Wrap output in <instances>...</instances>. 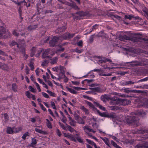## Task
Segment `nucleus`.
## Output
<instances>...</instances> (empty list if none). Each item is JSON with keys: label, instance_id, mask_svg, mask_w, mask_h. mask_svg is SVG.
Listing matches in <instances>:
<instances>
[{"label": "nucleus", "instance_id": "6e6d98bb", "mask_svg": "<svg viewBox=\"0 0 148 148\" xmlns=\"http://www.w3.org/2000/svg\"><path fill=\"white\" fill-rule=\"evenodd\" d=\"M51 107L54 109L56 110V107L55 105V103L54 102L51 101Z\"/></svg>", "mask_w": 148, "mask_h": 148}, {"label": "nucleus", "instance_id": "b1692460", "mask_svg": "<svg viewBox=\"0 0 148 148\" xmlns=\"http://www.w3.org/2000/svg\"><path fill=\"white\" fill-rule=\"evenodd\" d=\"M132 18H135L136 19H138L139 18L138 16H136L134 17L133 15H125V19H128L130 20H131Z\"/></svg>", "mask_w": 148, "mask_h": 148}, {"label": "nucleus", "instance_id": "bb28decb", "mask_svg": "<svg viewBox=\"0 0 148 148\" xmlns=\"http://www.w3.org/2000/svg\"><path fill=\"white\" fill-rule=\"evenodd\" d=\"M37 140L34 138L32 139V143L29 146L30 147H33L37 143Z\"/></svg>", "mask_w": 148, "mask_h": 148}, {"label": "nucleus", "instance_id": "423d86ee", "mask_svg": "<svg viewBox=\"0 0 148 148\" xmlns=\"http://www.w3.org/2000/svg\"><path fill=\"white\" fill-rule=\"evenodd\" d=\"M107 62H108L110 64H113L112 60L111 59L106 58H103L99 60L98 63L99 65L106 69L108 67L109 65Z\"/></svg>", "mask_w": 148, "mask_h": 148}, {"label": "nucleus", "instance_id": "dca6fc26", "mask_svg": "<svg viewBox=\"0 0 148 148\" xmlns=\"http://www.w3.org/2000/svg\"><path fill=\"white\" fill-rule=\"evenodd\" d=\"M86 103L88 105L89 108H92L94 110H96V111H99V110H97V108H96L91 103L87 101H86Z\"/></svg>", "mask_w": 148, "mask_h": 148}, {"label": "nucleus", "instance_id": "f03ea898", "mask_svg": "<svg viewBox=\"0 0 148 148\" xmlns=\"http://www.w3.org/2000/svg\"><path fill=\"white\" fill-rule=\"evenodd\" d=\"M129 101L126 99L118 98L116 97H114L112 98L111 104L114 105L113 106H109L108 109L111 110H121L124 111L123 106H125L129 103Z\"/></svg>", "mask_w": 148, "mask_h": 148}, {"label": "nucleus", "instance_id": "6ab92c4d", "mask_svg": "<svg viewBox=\"0 0 148 148\" xmlns=\"http://www.w3.org/2000/svg\"><path fill=\"white\" fill-rule=\"evenodd\" d=\"M95 106L98 108H99L101 110L103 111H107L106 110V109L105 107L102 106L101 105L99 104L97 102H95Z\"/></svg>", "mask_w": 148, "mask_h": 148}, {"label": "nucleus", "instance_id": "e433bc0d", "mask_svg": "<svg viewBox=\"0 0 148 148\" xmlns=\"http://www.w3.org/2000/svg\"><path fill=\"white\" fill-rule=\"evenodd\" d=\"M12 89L14 92L17 91V86L16 83H13L12 84Z\"/></svg>", "mask_w": 148, "mask_h": 148}, {"label": "nucleus", "instance_id": "6e6552de", "mask_svg": "<svg viewBox=\"0 0 148 148\" xmlns=\"http://www.w3.org/2000/svg\"><path fill=\"white\" fill-rule=\"evenodd\" d=\"M0 32H2L3 34L2 38L6 39L9 37L10 36V32L2 26H0Z\"/></svg>", "mask_w": 148, "mask_h": 148}, {"label": "nucleus", "instance_id": "4d7b16f0", "mask_svg": "<svg viewBox=\"0 0 148 148\" xmlns=\"http://www.w3.org/2000/svg\"><path fill=\"white\" fill-rule=\"evenodd\" d=\"M69 138L71 140L73 141H76V140L75 138L71 134Z\"/></svg>", "mask_w": 148, "mask_h": 148}, {"label": "nucleus", "instance_id": "338daca9", "mask_svg": "<svg viewBox=\"0 0 148 148\" xmlns=\"http://www.w3.org/2000/svg\"><path fill=\"white\" fill-rule=\"evenodd\" d=\"M48 93H49L51 96L54 97V93L52 92L49 90H47L46 91Z\"/></svg>", "mask_w": 148, "mask_h": 148}, {"label": "nucleus", "instance_id": "393cba45", "mask_svg": "<svg viewBox=\"0 0 148 148\" xmlns=\"http://www.w3.org/2000/svg\"><path fill=\"white\" fill-rule=\"evenodd\" d=\"M136 90H131L129 88H125L124 89V92L126 93H131L132 92H136Z\"/></svg>", "mask_w": 148, "mask_h": 148}, {"label": "nucleus", "instance_id": "13d9d810", "mask_svg": "<svg viewBox=\"0 0 148 148\" xmlns=\"http://www.w3.org/2000/svg\"><path fill=\"white\" fill-rule=\"evenodd\" d=\"M19 50L23 55H25V49L24 48L22 47Z\"/></svg>", "mask_w": 148, "mask_h": 148}, {"label": "nucleus", "instance_id": "c03bdc74", "mask_svg": "<svg viewBox=\"0 0 148 148\" xmlns=\"http://www.w3.org/2000/svg\"><path fill=\"white\" fill-rule=\"evenodd\" d=\"M99 26V25L97 24H95L94 26H93L92 27V29H90V32L89 33H90L92 31L94 30H95L97 28L98 26Z\"/></svg>", "mask_w": 148, "mask_h": 148}, {"label": "nucleus", "instance_id": "a18cd8bd", "mask_svg": "<svg viewBox=\"0 0 148 148\" xmlns=\"http://www.w3.org/2000/svg\"><path fill=\"white\" fill-rule=\"evenodd\" d=\"M102 73H103L102 72H100L99 74V75L101 76H110L112 75V74L110 73L103 74Z\"/></svg>", "mask_w": 148, "mask_h": 148}, {"label": "nucleus", "instance_id": "bf43d9fd", "mask_svg": "<svg viewBox=\"0 0 148 148\" xmlns=\"http://www.w3.org/2000/svg\"><path fill=\"white\" fill-rule=\"evenodd\" d=\"M29 90L32 92H35L36 91H35V89L32 87V86H29Z\"/></svg>", "mask_w": 148, "mask_h": 148}, {"label": "nucleus", "instance_id": "58836bf2", "mask_svg": "<svg viewBox=\"0 0 148 148\" xmlns=\"http://www.w3.org/2000/svg\"><path fill=\"white\" fill-rule=\"evenodd\" d=\"M15 45H16L17 47L18 48H19L18 45L17 44V43L14 40L12 41L10 44V46H13Z\"/></svg>", "mask_w": 148, "mask_h": 148}, {"label": "nucleus", "instance_id": "4c0bfd02", "mask_svg": "<svg viewBox=\"0 0 148 148\" xmlns=\"http://www.w3.org/2000/svg\"><path fill=\"white\" fill-rule=\"evenodd\" d=\"M69 123L70 124L73 126H74L75 125V123L74 122V121L71 118V117H69Z\"/></svg>", "mask_w": 148, "mask_h": 148}, {"label": "nucleus", "instance_id": "a878e982", "mask_svg": "<svg viewBox=\"0 0 148 148\" xmlns=\"http://www.w3.org/2000/svg\"><path fill=\"white\" fill-rule=\"evenodd\" d=\"M75 119L76 120H78V122L80 124H83L84 123L83 120L82 119L79 117L78 116H75Z\"/></svg>", "mask_w": 148, "mask_h": 148}, {"label": "nucleus", "instance_id": "1a4fd4ad", "mask_svg": "<svg viewBox=\"0 0 148 148\" xmlns=\"http://www.w3.org/2000/svg\"><path fill=\"white\" fill-rule=\"evenodd\" d=\"M59 39L56 36L53 37V38L49 42L50 46L51 47H53L56 45L58 44Z\"/></svg>", "mask_w": 148, "mask_h": 148}, {"label": "nucleus", "instance_id": "e2e57ef3", "mask_svg": "<svg viewBox=\"0 0 148 148\" xmlns=\"http://www.w3.org/2000/svg\"><path fill=\"white\" fill-rule=\"evenodd\" d=\"M56 132L57 134L59 137L61 136L62 135V134L60 131L59 130L57 129L56 130Z\"/></svg>", "mask_w": 148, "mask_h": 148}, {"label": "nucleus", "instance_id": "49530a36", "mask_svg": "<svg viewBox=\"0 0 148 148\" xmlns=\"http://www.w3.org/2000/svg\"><path fill=\"white\" fill-rule=\"evenodd\" d=\"M29 135V133L27 132L24 134L22 136V138L24 140L26 139V137Z\"/></svg>", "mask_w": 148, "mask_h": 148}, {"label": "nucleus", "instance_id": "5fc2aeb1", "mask_svg": "<svg viewBox=\"0 0 148 148\" xmlns=\"http://www.w3.org/2000/svg\"><path fill=\"white\" fill-rule=\"evenodd\" d=\"M105 36V34L103 32L101 31L98 34V36L99 37H103Z\"/></svg>", "mask_w": 148, "mask_h": 148}, {"label": "nucleus", "instance_id": "09e8293b", "mask_svg": "<svg viewBox=\"0 0 148 148\" xmlns=\"http://www.w3.org/2000/svg\"><path fill=\"white\" fill-rule=\"evenodd\" d=\"M88 75H89V76L90 78H93L95 77L94 73L92 72V71H91L88 73Z\"/></svg>", "mask_w": 148, "mask_h": 148}, {"label": "nucleus", "instance_id": "f257e3e1", "mask_svg": "<svg viewBox=\"0 0 148 148\" xmlns=\"http://www.w3.org/2000/svg\"><path fill=\"white\" fill-rule=\"evenodd\" d=\"M97 113L99 115L102 117L112 118L113 121L119 125H121L125 121L128 123H137L139 120V118L138 117V116L144 117L147 114L145 112H133L130 116L126 117L125 118L126 119L124 120V119L125 118L124 116H121V117L119 118L116 116L113 112H112L110 114L106 112H97Z\"/></svg>", "mask_w": 148, "mask_h": 148}, {"label": "nucleus", "instance_id": "774afa93", "mask_svg": "<svg viewBox=\"0 0 148 148\" xmlns=\"http://www.w3.org/2000/svg\"><path fill=\"white\" fill-rule=\"evenodd\" d=\"M0 54L5 56H8V55L5 52L0 50Z\"/></svg>", "mask_w": 148, "mask_h": 148}, {"label": "nucleus", "instance_id": "c85d7f7f", "mask_svg": "<svg viewBox=\"0 0 148 148\" xmlns=\"http://www.w3.org/2000/svg\"><path fill=\"white\" fill-rule=\"evenodd\" d=\"M136 148H148V142L146 143L144 145H137Z\"/></svg>", "mask_w": 148, "mask_h": 148}, {"label": "nucleus", "instance_id": "aec40b11", "mask_svg": "<svg viewBox=\"0 0 148 148\" xmlns=\"http://www.w3.org/2000/svg\"><path fill=\"white\" fill-rule=\"evenodd\" d=\"M59 69L60 73L62 74V76L63 77L65 76V68L63 66H60Z\"/></svg>", "mask_w": 148, "mask_h": 148}, {"label": "nucleus", "instance_id": "a211bd4d", "mask_svg": "<svg viewBox=\"0 0 148 148\" xmlns=\"http://www.w3.org/2000/svg\"><path fill=\"white\" fill-rule=\"evenodd\" d=\"M44 49L42 48H37V52L36 55V56L37 57H39L42 51H44Z\"/></svg>", "mask_w": 148, "mask_h": 148}, {"label": "nucleus", "instance_id": "cd10ccee", "mask_svg": "<svg viewBox=\"0 0 148 148\" xmlns=\"http://www.w3.org/2000/svg\"><path fill=\"white\" fill-rule=\"evenodd\" d=\"M7 132L9 134L14 133L13 128H12L10 127H8L7 129Z\"/></svg>", "mask_w": 148, "mask_h": 148}, {"label": "nucleus", "instance_id": "de8ad7c7", "mask_svg": "<svg viewBox=\"0 0 148 148\" xmlns=\"http://www.w3.org/2000/svg\"><path fill=\"white\" fill-rule=\"evenodd\" d=\"M18 11L19 14V18H20L21 20H22L23 18L22 17V10L21 7H19L18 8Z\"/></svg>", "mask_w": 148, "mask_h": 148}, {"label": "nucleus", "instance_id": "72a5a7b5", "mask_svg": "<svg viewBox=\"0 0 148 148\" xmlns=\"http://www.w3.org/2000/svg\"><path fill=\"white\" fill-rule=\"evenodd\" d=\"M1 69L5 71H8L9 70V67L6 64L3 63Z\"/></svg>", "mask_w": 148, "mask_h": 148}, {"label": "nucleus", "instance_id": "ea45409f", "mask_svg": "<svg viewBox=\"0 0 148 148\" xmlns=\"http://www.w3.org/2000/svg\"><path fill=\"white\" fill-rule=\"evenodd\" d=\"M68 33H66L61 36L62 40H66L68 39Z\"/></svg>", "mask_w": 148, "mask_h": 148}, {"label": "nucleus", "instance_id": "5701e85b", "mask_svg": "<svg viewBox=\"0 0 148 148\" xmlns=\"http://www.w3.org/2000/svg\"><path fill=\"white\" fill-rule=\"evenodd\" d=\"M12 33L14 35L16 36H18L20 35H21L22 36H25V33H23L21 32L20 34L18 33L15 30L13 31Z\"/></svg>", "mask_w": 148, "mask_h": 148}, {"label": "nucleus", "instance_id": "603ef678", "mask_svg": "<svg viewBox=\"0 0 148 148\" xmlns=\"http://www.w3.org/2000/svg\"><path fill=\"white\" fill-rule=\"evenodd\" d=\"M25 94L27 96V97L28 98H31V94L29 91H26L25 92Z\"/></svg>", "mask_w": 148, "mask_h": 148}, {"label": "nucleus", "instance_id": "412c9836", "mask_svg": "<svg viewBox=\"0 0 148 148\" xmlns=\"http://www.w3.org/2000/svg\"><path fill=\"white\" fill-rule=\"evenodd\" d=\"M136 82H134L132 81H128L125 82L123 83V86L130 85L134 84L135 83H137Z\"/></svg>", "mask_w": 148, "mask_h": 148}, {"label": "nucleus", "instance_id": "a19ab883", "mask_svg": "<svg viewBox=\"0 0 148 148\" xmlns=\"http://www.w3.org/2000/svg\"><path fill=\"white\" fill-rule=\"evenodd\" d=\"M46 121L47 125V127L50 129L52 128V126L50 122L48 119H46Z\"/></svg>", "mask_w": 148, "mask_h": 148}, {"label": "nucleus", "instance_id": "9b49d317", "mask_svg": "<svg viewBox=\"0 0 148 148\" xmlns=\"http://www.w3.org/2000/svg\"><path fill=\"white\" fill-rule=\"evenodd\" d=\"M90 89L93 92H102L103 90L102 88L100 87H97L95 88H91Z\"/></svg>", "mask_w": 148, "mask_h": 148}, {"label": "nucleus", "instance_id": "f704fd0d", "mask_svg": "<svg viewBox=\"0 0 148 148\" xmlns=\"http://www.w3.org/2000/svg\"><path fill=\"white\" fill-rule=\"evenodd\" d=\"M100 138L103 141L105 142V143L106 145H108L109 147H110L109 145V140L107 138H103L101 137Z\"/></svg>", "mask_w": 148, "mask_h": 148}, {"label": "nucleus", "instance_id": "7c9ffc66", "mask_svg": "<svg viewBox=\"0 0 148 148\" xmlns=\"http://www.w3.org/2000/svg\"><path fill=\"white\" fill-rule=\"evenodd\" d=\"M59 123L61 127L64 130H68V127L69 125L67 124H66L65 125H64L60 122Z\"/></svg>", "mask_w": 148, "mask_h": 148}, {"label": "nucleus", "instance_id": "2eb2a0df", "mask_svg": "<svg viewBox=\"0 0 148 148\" xmlns=\"http://www.w3.org/2000/svg\"><path fill=\"white\" fill-rule=\"evenodd\" d=\"M37 49L36 47H32L31 50V53L30 54V56L31 57H33L34 56H36Z\"/></svg>", "mask_w": 148, "mask_h": 148}, {"label": "nucleus", "instance_id": "79ce46f5", "mask_svg": "<svg viewBox=\"0 0 148 148\" xmlns=\"http://www.w3.org/2000/svg\"><path fill=\"white\" fill-rule=\"evenodd\" d=\"M59 78H58V79L59 80H60V79H61V78L64 77V82H67L68 81V78L66 77V76L65 75V76L64 77H63L62 76H60V75H59Z\"/></svg>", "mask_w": 148, "mask_h": 148}, {"label": "nucleus", "instance_id": "f8f14e48", "mask_svg": "<svg viewBox=\"0 0 148 148\" xmlns=\"http://www.w3.org/2000/svg\"><path fill=\"white\" fill-rule=\"evenodd\" d=\"M101 99L103 102H105L108 101L110 99V97L108 95H104L101 96Z\"/></svg>", "mask_w": 148, "mask_h": 148}, {"label": "nucleus", "instance_id": "f3484780", "mask_svg": "<svg viewBox=\"0 0 148 148\" xmlns=\"http://www.w3.org/2000/svg\"><path fill=\"white\" fill-rule=\"evenodd\" d=\"M35 131L40 134H47V132L46 131L42 130V129H40L37 127L35 129Z\"/></svg>", "mask_w": 148, "mask_h": 148}, {"label": "nucleus", "instance_id": "3c124183", "mask_svg": "<svg viewBox=\"0 0 148 148\" xmlns=\"http://www.w3.org/2000/svg\"><path fill=\"white\" fill-rule=\"evenodd\" d=\"M75 33L73 34H70L68 33V39H71L73 37L75 36Z\"/></svg>", "mask_w": 148, "mask_h": 148}, {"label": "nucleus", "instance_id": "4be33fe9", "mask_svg": "<svg viewBox=\"0 0 148 148\" xmlns=\"http://www.w3.org/2000/svg\"><path fill=\"white\" fill-rule=\"evenodd\" d=\"M86 140L88 144L93 145L95 148H100L99 147H97L96 145L93 141L88 139H86Z\"/></svg>", "mask_w": 148, "mask_h": 148}, {"label": "nucleus", "instance_id": "4468645a", "mask_svg": "<svg viewBox=\"0 0 148 148\" xmlns=\"http://www.w3.org/2000/svg\"><path fill=\"white\" fill-rule=\"evenodd\" d=\"M66 27L65 26H63L61 27L58 28L56 30V32L57 33H60L65 31Z\"/></svg>", "mask_w": 148, "mask_h": 148}, {"label": "nucleus", "instance_id": "9d476101", "mask_svg": "<svg viewBox=\"0 0 148 148\" xmlns=\"http://www.w3.org/2000/svg\"><path fill=\"white\" fill-rule=\"evenodd\" d=\"M75 14L78 15L80 17H82L88 16L89 15V12L88 11L84 12L82 11L77 12L75 13Z\"/></svg>", "mask_w": 148, "mask_h": 148}, {"label": "nucleus", "instance_id": "37998d69", "mask_svg": "<svg viewBox=\"0 0 148 148\" xmlns=\"http://www.w3.org/2000/svg\"><path fill=\"white\" fill-rule=\"evenodd\" d=\"M144 14L147 18L148 20V9H146L143 10Z\"/></svg>", "mask_w": 148, "mask_h": 148}, {"label": "nucleus", "instance_id": "c9c22d12", "mask_svg": "<svg viewBox=\"0 0 148 148\" xmlns=\"http://www.w3.org/2000/svg\"><path fill=\"white\" fill-rule=\"evenodd\" d=\"M58 58L57 57H55L51 60L50 63L52 64H53L57 63Z\"/></svg>", "mask_w": 148, "mask_h": 148}, {"label": "nucleus", "instance_id": "c756f323", "mask_svg": "<svg viewBox=\"0 0 148 148\" xmlns=\"http://www.w3.org/2000/svg\"><path fill=\"white\" fill-rule=\"evenodd\" d=\"M14 133H16L21 131L22 130V127H13Z\"/></svg>", "mask_w": 148, "mask_h": 148}, {"label": "nucleus", "instance_id": "0eeeda50", "mask_svg": "<svg viewBox=\"0 0 148 148\" xmlns=\"http://www.w3.org/2000/svg\"><path fill=\"white\" fill-rule=\"evenodd\" d=\"M148 60H147L145 59L144 58H142L140 59V60H139L138 61H136L134 62H133L132 63H130L129 62H126V64H129L133 66H139L147 65L148 64Z\"/></svg>", "mask_w": 148, "mask_h": 148}, {"label": "nucleus", "instance_id": "8fccbe9b", "mask_svg": "<svg viewBox=\"0 0 148 148\" xmlns=\"http://www.w3.org/2000/svg\"><path fill=\"white\" fill-rule=\"evenodd\" d=\"M111 143L114 147L116 148H121L120 147L117 145V144L113 141H111Z\"/></svg>", "mask_w": 148, "mask_h": 148}, {"label": "nucleus", "instance_id": "20e7f679", "mask_svg": "<svg viewBox=\"0 0 148 148\" xmlns=\"http://www.w3.org/2000/svg\"><path fill=\"white\" fill-rule=\"evenodd\" d=\"M140 34H134V36H127L124 34H122L119 36V40L121 41H125V40H130L133 42H138L140 40L142 39L143 40H147L145 38H142L139 37V36H141Z\"/></svg>", "mask_w": 148, "mask_h": 148}, {"label": "nucleus", "instance_id": "7ed1b4c3", "mask_svg": "<svg viewBox=\"0 0 148 148\" xmlns=\"http://www.w3.org/2000/svg\"><path fill=\"white\" fill-rule=\"evenodd\" d=\"M89 125H92V126L93 127L95 130H92L90 128L89 126L86 125L83 128L84 132L86 133H87L88 136L94 139L96 141H98V140L95 137L92 136L90 134L88 133L89 132H92L93 133H95L96 132V130H98V125L97 124L96 121L95 119L93 118L90 120V121H89Z\"/></svg>", "mask_w": 148, "mask_h": 148}, {"label": "nucleus", "instance_id": "69168bd1", "mask_svg": "<svg viewBox=\"0 0 148 148\" xmlns=\"http://www.w3.org/2000/svg\"><path fill=\"white\" fill-rule=\"evenodd\" d=\"M64 50V49L63 48L60 47V48L57 49L56 52V53H57V52H63Z\"/></svg>", "mask_w": 148, "mask_h": 148}, {"label": "nucleus", "instance_id": "ddd939ff", "mask_svg": "<svg viewBox=\"0 0 148 148\" xmlns=\"http://www.w3.org/2000/svg\"><path fill=\"white\" fill-rule=\"evenodd\" d=\"M67 5L70 6L72 8L76 10H79V8L77 5L75 3H71L68 2L67 3Z\"/></svg>", "mask_w": 148, "mask_h": 148}, {"label": "nucleus", "instance_id": "0e129e2a", "mask_svg": "<svg viewBox=\"0 0 148 148\" xmlns=\"http://www.w3.org/2000/svg\"><path fill=\"white\" fill-rule=\"evenodd\" d=\"M77 45L78 46L82 47L83 46V41L80 40L77 43Z\"/></svg>", "mask_w": 148, "mask_h": 148}, {"label": "nucleus", "instance_id": "2f4dec72", "mask_svg": "<svg viewBox=\"0 0 148 148\" xmlns=\"http://www.w3.org/2000/svg\"><path fill=\"white\" fill-rule=\"evenodd\" d=\"M67 89L69 92L72 94H77V92L73 89L69 88H67Z\"/></svg>", "mask_w": 148, "mask_h": 148}, {"label": "nucleus", "instance_id": "473e14b6", "mask_svg": "<svg viewBox=\"0 0 148 148\" xmlns=\"http://www.w3.org/2000/svg\"><path fill=\"white\" fill-rule=\"evenodd\" d=\"M38 26L37 25H31L28 27V28L29 30H32L35 29L37 28Z\"/></svg>", "mask_w": 148, "mask_h": 148}, {"label": "nucleus", "instance_id": "052dcab7", "mask_svg": "<svg viewBox=\"0 0 148 148\" xmlns=\"http://www.w3.org/2000/svg\"><path fill=\"white\" fill-rule=\"evenodd\" d=\"M68 130L71 132H75V131L73 128H72L69 125L68 127Z\"/></svg>", "mask_w": 148, "mask_h": 148}, {"label": "nucleus", "instance_id": "864d4df0", "mask_svg": "<svg viewBox=\"0 0 148 148\" xmlns=\"http://www.w3.org/2000/svg\"><path fill=\"white\" fill-rule=\"evenodd\" d=\"M148 81V77H146L144 78L141 79H140V80L138 81V82H145L146 81Z\"/></svg>", "mask_w": 148, "mask_h": 148}, {"label": "nucleus", "instance_id": "39448f33", "mask_svg": "<svg viewBox=\"0 0 148 148\" xmlns=\"http://www.w3.org/2000/svg\"><path fill=\"white\" fill-rule=\"evenodd\" d=\"M55 53V52H54L52 49L50 48H48L44 50L42 54V57L44 59H49Z\"/></svg>", "mask_w": 148, "mask_h": 148}, {"label": "nucleus", "instance_id": "680f3d73", "mask_svg": "<svg viewBox=\"0 0 148 148\" xmlns=\"http://www.w3.org/2000/svg\"><path fill=\"white\" fill-rule=\"evenodd\" d=\"M42 96L46 98H49L48 95L45 92H42Z\"/></svg>", "mask_w": 148, "mask_h": 148}]
</instances>
